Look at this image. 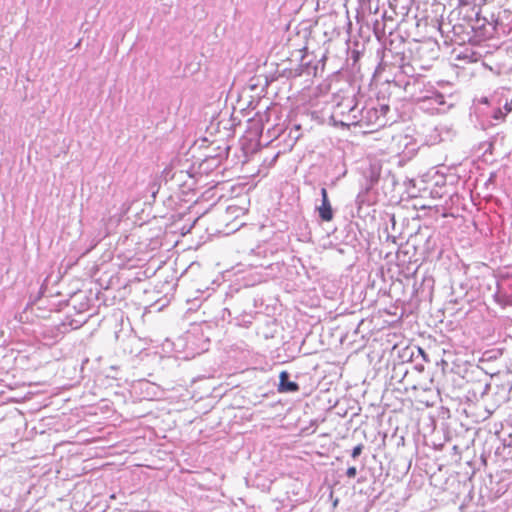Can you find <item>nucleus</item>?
I'll list each match as a JSON object with an SVG mask.
<instances>
[{"label": "nucleus", "mask_w": 512, "mask_h": 512, "mask_svg": "<svg viewBox=\"0 0 512 512\" xmlns=\"http://www.w3.org/2000/svg\"><path fill=\"white\" fill-rule=\"evenodd\" d=\"M322 202H330L326 188L321 189Z\"/></svg>", "instance_id": "nucleus-6"}, {"label": "nucleus", "mask_w": 512, "mask_h": 512, "mask_svg": "<svg viewBox=\"0 0 512 512\" xmlns=\"http://www.w3.org/2000/svg\"><path fill=\"white\" fill-rule=\"evenodd\" d=\"M279 380L278 392H297L299 390V385L296 382L289 381V373L287 371L280 373Z\"/></svg>", "instance_id": "nucleus-1"}, {"label": "nucleus", "mask_w": 512, "mask_h": 512, "mask_svg": "<svg viewBox=\"0 0 512 512\" xmlns=\"http://www.w3.org/2000/svg\"><path fill=\"white\" fill-rule=\"evenodd\" d=\"M505 115H506V113H505V114H503V113H502V111H501L500 109H498V110L495 112V114H494V118H495L496 120L504 119Z\"/></svg>", "instance_id": "nucleus-8"}, {"label": "nucleus", "mask_w": 512, "mask_h": 512, "mask_svg": "<svg viewBox=\"0 0 512 512\" xmlns=\"http://www.w3.org/2000/svg\"><path fill=\"white\" fill-rule=\"evenodd\" d=\"M436 100L438 103L443 104L444 103V96L441 93L436 94Z\"/></svg>", "instance_id": "nucleus-9"}, {"label": "nucleus", "mask_w": 512, "mask_h": 512, "mask_svg": "<svg viewBox=\"0 0 512 512\" xmlns=\"http://www.w3.org/2000/svg\"><path fill=\"white\" fill-rule=\"evenodd\" d=\"M505 110H506V113L512 111V107L510 106V104H508V103L505 104Z\"/></svg>", "instance_id": "nucleus-10"}, {"label": "nucleus", "mask_w": 512, "mask_h": 512, "mask_svg": "<svg viewBox=\"0 0 512 512\" xmlns=\"http://www.w3.org/2000/svg\"><path fill=\"white\" fill-rule=\"evenodd\" d=\"M349 106V109L352 110L353 109V106H351V102L348 104Z\"/></svg>", "instance_id": "nucleus-11"}, {"label": "nucleus", "mask_w": 512, "mask_h": 512, "mask_svg": "<svg viewBox=\"0 0 512 512\" xmlns=\"http://www.w3.org/2000/svg\"><path fill=\"white\" fill-rule=\"evenodd\" d=\"M363 448V444H358L357 446H355L351 453L352 458L356 459L362 453Z\"/></svg>", "instance_id": "nucleus-4"}, {"label": "nucleus", "mask_w": 512, "mask_h": 512, "mask_svg": "<svg viewBox=\"0 0 512 512\" xmlns=\"http://www.w3.org/2000/svg\"><path fill=\"white\" fill-rule=\"evenodd\" d=\"M357 474V469L354 466H351L347 469L346 475L348 478H354Z\"/></svg>", "instance_id": "nucleus-5"}, {"label": "nucleus", "mask_w": 512, "mask_h": 512, "mask_svg": "<svg viewBox=\"0 0 512 512\" xmlns=\"http://www.w3.org/2000/svg\"><path fill=\"white\" fill-rule=\"evenodd\" d=\"M116 320L119 322L120 329L115 331V337L117 340L120 339L121 334L123 333V324H124V313L120 312L119 318L115 314Z\"/></svg>", "instance_id": "nucleus-3"}, {"label": "nucleus", "mask_w": 512, "mask_h": 512, "mask_svg": "<svg viewBox=\"0 0 512 512\" xmlns=\"http://www.w3.org/2000/svg\"><path fill=\"white\" fill-rule=\"evenodd\" d=\"M318 212L321 220L330 222L333 219V210L330 202H322L321 206L318 207Z\"/></svg>", "instance_id": "nucleus-2"}, {"label": "nucleus", "mask_w": 512, "mask_h": 512, "mask_svg": "<svg viewBox=\"0 0 512 512\" xmlns=\"http://www.w3.org/2000/svg\"><path fill=\"white\" fill-rule=\"evenodd\" d=\"M476 0H459L461 6H470L475 3Z\"/></svg>", "instance_id": "nucleus-7"}]
</instances>
